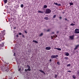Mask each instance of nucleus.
I'll list each match as a JSON object with an SVG mask.
<instances>
[{
  "mask_svg": "<svg viewBox=\"0 0 79 79\" xmlns=\"http://www.w3.org/2000/svg\"><path fill=\"white\" fill-rule=\"evenodd\" d=\"M52 12V10L50 9L47 8L46 10L45 13L46 14H50Z\"/></svg>",
  "mask_w": 79,
  "mask_h": 79,
  "instance_id": "f257e3e1",
  "label": "nucleus"
},
{
  "mask_svg": "<svg viewBox=\"0 0 79 79\" xmlns=\"http://www.w3.org/2000/svg\"><path fill=\"white\" fill-rule=\"evenodd\" d=\"M5 32H3L0 34V38H1L2 37H3L4 35H5Z\"/></svg>",
  "mask_w": 79,
  "mask_h": 79,
  "instance_id": "f03ea898",
  "label": "nucleus"
},
{
  "mask_svg": "<svg viewBox=\"0 0 79 79\" xmlns=\"http://www.w3.org/2000/svg\"><path fill=\"white\" fill-rule=\"evenodd\" d=\"M58 57V55H52L51 57V58H52V59L53 58H57V57Z\"/></svg>",
  "mask_w": 79,
  "mask_h": 79,
  "instance_id": "7ed1b4c3",
  "label": "nucleus"
},
{
  "mask_svg": "<svg viewBox=\"0 0 79 79\" xmlns=\"http://www.w3.org/2000/svg\"><path fill=\"white\" fill-rule=\"evenodd\" d=\"M75 34H79V29H76L75 30Z\"/></svg>",
  "mask_w": 79,
  "mask_h": 79,
  "instance_id": "20e7f679",
  "label": "nucleus"
},
{
  "mask_svg": "<svg viewBox=\"0 0 79 79\" xmlns=\"http://www.w3.org/2000/svg\"><path fill=\"white\" fill-rule=\"evenodd\" d=\"M28 68V70L29 71H31V67H30V66H29V65H27V66Z\"/></svg>",
  "mask_w": 79,
  "mask_h": 79,
  "instance_id": "39448f33",
  "label": "nucleus"
},
{
  "mask_svg": "<svg viewBox=\"0 0 79 79\" xmlns=\"http://www.w3.org/2000/svg\"><path fill=\"white\" fill-rule=\"evenodd\" d=\"M3 70H4V71H8V67H5V68H4L3 69Z\"/></svg>",
  "mask_w": 79,
  "mask_h": 79,
  "instance_id": "423d86ee",
  "label": "nucleus"
},
{
  "mask_svg": "<svg viewBox=\"0 0 79 79\" xmlns=\"http://www.w3.org/2000/svg\"><path fill=\"white\" fill-rule=\"evenodd\" d=\"M74 35H72L71 36H70V38L71 40H73L74 39Z\"/></svg>",
  "mask_w": 79,
  "mask_h": 79,
  "instance_id": "0eeeda50",
  "label": "nucleus"
},
{
  "mask_svg": "<svg viewBox=\"0 0 79 79\" xmlns=\"http://www.w3.org/2000/svg\"><path fill=\"white\" fill-rule=\"evenodd\" d=\"M46 50H50V49H51V47H46L45 48Z\"/></svg>",
  "mask_w": 79,
  "mask_h": 79,
  "instance_id": "6e6552de",
  "label": "nucleus"
},
{
  "mask_svg": "<svg viewBox=\"0 0 79 79\" xmlns=\"http://www.w3.org/2000/svg\"><path fill=\"white\" fill-rule=\"evenodd\" d=\"M39 71H40V72H41V73H42L44 74V75H45V73L44 72V71L41 69L39 70Z\"/></svg>",
  "mask_w": 79,
  "mask_h": 79,
  "instance_id": "1a4fd4ad",
  "label": "nucleus"
},
{
  "mask_svg": "<svg viewBox=\"0 0 79 79\" xmlns=\"http://www.w3.org/2000/svg\"><path fill=\"white\" fill-rule=\"evenodd\" d=\"M79 47V45H78L77 46H76L75 47V48H74V50H75L77 49V48H78V47Z\"/></svg>",
  "mask_w": 79,
  "mask_h": 79,
  "instance_id": "9d476101",
  "label": "nucleus"
},
{
  "mask_svg": "<svg viewBox=\"0 0 79 79\" xmlns=\"http://www.w3.org/2000/svg\"><path fill=\"white\" fill-rule=\"evenodd\" d=\"M33 42H35V43H36V44H38V42L36 41L33 40Z\"/></svg>",
  "mask_w": 79,
  "mask_h": 79,
  "instance_id": "9b49d317",
  "label": "nucleus"
},
{
  "mask_svg": "<svg viewBox=\"0 0 79 79\" xmlns=\"http://www.w3.org/2000/svg\"><path fill=\"white\" fill-rule=\"evenodd\" d=\"M69 54L68 53V52H66V53L65 54V55L66 56H69Z\"/></svg>",
  "mask_w": 79,
  "mask_h": 79,
  "instance_id": "f8f14e48",
  "label": "nucleus"
},
{
  "mask_svg": "<svg viewBox=\"0 0 79 79\" xmlns=\"http://www.w3.org/2000/svg\"><path fill=\"white\" fill-rule=\"evenodd\" d=\"M44 35L43 33H42L41 34H40L39 35V36H40V37H41V36H42V35Z\"/></svg>",
  "mask_w": 79,
  "mask_h": 79,
  "instance_id": "ddd939ff",
  "label": "nucleus"
},
{
  "mask_svg": "<svg viewBox=\"0 0 79 79\" xmlns=\"http://www.w3.org/2000/svg\"><path fill=\"white\" fill-rule=\"evenodd\" d=\"M47 7H48V6H47L45 5L44 6V8H47Z\"/></svg>",
  "mask_w": 79,
  "mask_h": 79,
  "instance_id": "4468645a",
  "label": "nucleus"
},
{
  "mask_svg": "<svg viewBox=\"0 0 79 79\" xmlns=\"http://www.w3.org/2000/svg\"><path fill=\"white\" fill-rule=\"evenodd\" d=\"M70 5L71 6V5H73L74 4L72 2H70L69 3Z\"/></svg>",
  "mask_w": 79,
  "mask_h": 79,
  "instance_id": "2eb2a0df",
  "label": "nucleus"
},
{
  "mask_svg": "<svg viewBox=\"0 0 79 79\" xmlns=\"http://www.w3.org/2000/svg\"><path fill=\"white\" fill-rule=\"evenodd\" d=\"M44 19H46V20H48V17H45L44 18Z\"/></svg>",
  "mask_w": 79,
  "mask_h": 79,
  "instance_id": "dca6fc26",
  "label": "nucleus"
},
{
  "mask_svg": "<svg viewBox=\"0 0 79 79\" xmlns=\"http://www.w3.org/2000/svg\"><path fill=\"white\" fill-rule=\"evenodd\" d=\"M64 59H65V60H69V58H68V57H65Z\"/></svg>",
  "mask_w": 79,
  "mask_h": 79,
  "instance_id": "f3484780",
  "label": "nucleus"
},
{
  "mask_svg": "<svg viewBox=\"0 0 79 79\" xmlns=\"http://www.w3.org/2000/svg\"><path fill=\"white\" fill-rule=\"evenodd\" d=\"M58 77V76H57V75L56 74L55 75V77H54V78H56V77Z\"/></svg>",
  "mask_w": 79,
  "mask_h": 79,
  "instance_id": "a211bd4d",
  "label": "nucleus"
},
{
  "mask_svg": "<svg viewBox=\"0 0 79 79\" xmlns=\"http://www.w3.org/2000/svg\"><path fill=\"white\" fill-rule=\"evenodd\" d=\"M57 50H59L60 51H61V49L60 48H56Z\"/></svg>",
  "mask_w": 79,
  "mask_h": 79,
  "instance_id": "6ab92c4d",
  "label": "nucleus"
},
{
  "mask_svg": "<svg viewBox=\"0 0 79 79\" xmlns=\"http://www.w3.org/2000/svg\"><path fill=\"white\" fill-rule=\"evenodd\" d=\"M21 8H23V7H24V5H23V4H22L21 5Z\"/></svg>",
  "mask_w": 79,
  "mask_h": 79,
  "instance_id": "aec40b11",
  "label": "nucleus"
},
{
  "mask_svg": "<svg viewBox=\"0 0 79 79\" xmlns=\"http://www.w3.org/2000/svg\"><path fill=\"white\" fill-rule=\"evenodd\" d=\"M77 74L78 76H79V71H77Z\"/></svg>",
  "mask_w": 79,
  "mask_h": 79,
  "instance_id": "412c9836",
  "label": "nucleus"
},
{
  "mask_svg": "<svg viewBox=\"0 0 79 79\" xmlns=\"http://www.w3.org/2000/svg\"><path fill=\"white\" fill-rule=\"evenodd\" d=\"M74 25H76V24H73V23H71L70 24L71 26H74Z\"/></svg>",
  "mask_w": 79,
  "mask_h": 79,
  "instance_id": "4be33fe9",
  "label": "nucleus"
},
{
  "mask_svg": "<svg viewBox=\"0 0 79 79\" xmlns=\"http://www.w3.org/2000/svg\"><path fill=\"white\" fill-rule=\"evenodd\" d=\"M71 66L70 64H68L67 65V67H69V66Z\"/></svg>",
  "mask_w": 79,
  "mask_h": 79,
  "instance_id": "5701e85b",
  "label": "nucleus"
},
{
  "mask_svg": "<svg viewBox=\"0 0 79 79\" xmlns=\"http://www.w3.org/2000/svg\"><path fill=\"white\" fill-rule=\"evenodd\" d=\"M57 64H58V65H60V62H57Z\"/></svg>",
  "mask_w": 79,
  "mask_h": 79,
  "instance_id": "b1692460",
  "label": "nucleus"
},
{
  "mask_svg": "<svg viewBox=\"0 0 79 79\" xmlns=\"http://www.w3.org/2000/svg\"><path fill=\"white\" fill-rule=\"evenodd\" d=\"M73 79H76V76L73 75Z\"/></svg>",
  "mask_w": 79,
  "mask_h": 79,
  "instance_id": "393cba45",
  "label": "nucleus"
},
{
  "mask_svg": "<svg viewBox=\"0 0 79 79\" xmlns=\"http://www.w3.org/2000/svg\"><path fill=\"white\" fill-rule=\"evenodd\" d=\"M4 2L5 3H7V0H5Z\"/></svg>",
  "mask_w": 79,
  "mask_h": 79,
  "instance_id": "a878e982",
  "label": "nucleus"
},
{
  "mask_svg": "<svg viewBox=\"0 0 79 79\" xmlns=\"http://www.w3.org/2000/svg\"><path fill=\"white\" fill-rule=\"evenodd\" d=\"M38 12H39V13H43V12H42V11H40V10H39Z\"/></svg>",
  "mask_w": 79,
  "mask_h": 79,
  "instance_id": "bb28decb",
  "label": "nucleus"
},
{
  "mask_svg": "<svg viewBox=\"0 0 79 79\" xmlns=\"http://www.w3.org/2000/svg\"><path fill=\"white\" fill-rule=\"evenodd\" d=\"M24 32L25 33V34L27 33V32L26 31V30H24Z\"/></svg>",
  "mask_w": 79,
  "mask_h": 79,
  "instance_id": "cd10ccee",
  "label": "nucleus"
},
{
  "mask_svg": "<svg viewBox=\"0 0 79 79\" xmlns=\"http://www.w3.org/2000/svg\"><path fill=\"white\" fill-rule=\"evenodd\" d=\"M54 5H58V3L54 2Z\"/></svg>",
  "mask_w": 79,
  "mask_h": 79,
  "instance_id": "c85d7f7f",
  "label": "nucleus"
},
{
  "mask_svg": "<svg viewBox=\"0 0 79 79\" xmlns=\"http://www.w3.org/2000/svg\"><path fill=\"white\" fill-rule=\"evenodd\" d=\"M29 71V70H28V69H25V72H27V71Z\"/></svg>",
  "mask_w": 79,
  "mask_h": 79,
  "instance_id": "c756f323",
  "label": "nucleus"
},
{
  "mask_svg": "<svg viewBox=\"0 0 79 79\" xmlns=\"http://www.w3.org/2000/svg\"><path fill=\"white\" fill-rule=\"evenodd\" d=\"M56 18V15H55L53 16V18Z\"/></svg>",
  "mask_w": 79,
  "mask_h": 79,
  "instance_id": "7c9ffc66",
  "label": "nucleus"
},
{
  "mask_svg": "<svg viewBox=\"0 0 79 79\" xmlns=\"http://www.w3.org/2000/svg\"><path fill=\"white\" fill-rule=\"evenodd\" d=\"M16 37H17V38H18V37H19V36L18 35H16Z\"/></svg>",
  "mask_w": 79,
  "mask_h": 79,
  "instance_id": "2f4dec72",
  "label": "nucleus"
},
{
  "mask_svg": "<svg viewBox=\"0 0 79 79\" xmlns=\"http://www.w3.org/2000/svg\"><path fill=\"white\" fill-rule=\"evenodd\" d=\"M50 31V29H49L47 30V32H49V31Z\"/></svg>",
  "mask_w": 79,
  "mask_h": 79,
  "instance_id": "473e14b6",
  "label": "nucleus"
},
{
  "mask_svg": "<svg viewBox=\"0 0 79 79\" xmlns=\"http://www.w3.org/2000/svg\"><path fill=\"white\" fill-rule=\"evenodd\" d=\"M19 35H21L22 34V33H19Z\"/></svg>",
  "mask_w": 79,
  "mask_h": 79,
  "instance_id": "72a5a7b5",
  "label": "nucleus"
},
{
  "mask_svg": "<svg viewBox=\"0 0 79 79\" xmlns=\"http://www.w3.org/2000/svg\"><path fill=\"white\" fill-rule=\"evenodd\" d=\"M22 37L23 38L24 37V35L22 34Z\"/></svg>",
  "mask_w": 79,
  "mask_h": 79,
  "instance_id": "f704fd0d",
  "label": "nucleus"
},
{
  "mask_svg": "<svg viewBox=\"0 0 79 79\" xmlns=\"http://www.w3.org/2000/svg\"><path fill=\"white\" fill-rule=\"evenodd\" d=\"M58 6H60L61 5V4H58L57 5Z\"/></svg>",
  "mask_w": 79,
  "mask_h": 79,
  "instance_id": "c9c22d12",
  "label": "nucleus"
},
{
  "mask_svg": "<svg viewBox=\"0 0 79 79\" xmlns=\"http://www.w3.org/2000/svg\"><path fill=\"white\" fill-rule=\"evenodd\" d=\"M59 19H61L62 18V17H59Z\"/></svg>",
  "mask_w": 79,
  "mask_h": 79,
  "instance_id": "e433bc0d",
  "label": "nucleus"
},
{
  "mask_svg": "<svg viewBox=\"0 0 79 79\" xmlns=\"http://www.w3.org/2000/svg\"><path fill=\"white\" fill-rule=\"evenodd\" d=\"M71 71H67V72H70V73H71Z\"/></svg>",
  "mask_w": 79,
  "mask_h": 79,
  "instance_id": "4c0bfd02",
  "label": "nucleus"
},
{
  "mask_svg": "<svg viewBox=\"0 0 79 79\" xmlns=\"http://www.w3.org/2000/svg\"><path fill=\"white\" fill-rule=\"evenodd\" d=\"M65 20H66V21H68L67 20V19L66 18L65 19Z\"/></svg>",
  "mask_w": 79,
  "mask_h": 79,
  "instance_id": "58836bf2",
  "label": "nucleus"
},
{
  "mask_svg": "<svg viewBox=\"0 0 79 79\" xmlns=\"http://www.w3.org/2000/svg\"><path fill=\"white\" fill-rule=\"evenodd\" d=\"M49 61L50 62H51V61H52V59H50V60H49Z\"/></svg>",
  "mask_w": 79,
  "mask_h": 79,
  "instance_id": "ea45409f",
  "label": "nucleus"
},
{
  "mask_svg": "<svg viewBox=\"0 0 79 79\" xmlns=\"http://www.w3.org/2000/svg\"><path fill=\"white\" fill-rule=\"evenodd\" d=\"M56 32H57V34H58L59 33V31H57Z\"/></svg>",
  "mask_w": 79,
  "mask_h": 79,
  "instance_id": "a19ab883",
  "label": "nucleus"
},
{
  "mask_svg": "<svg viewBox=\"0 0 79 79\" xmlns=\"http://www.w3.org/2000/svg\"><path fill=\"white\" fill-rule=\"evenodd\" d=\"M53 36H51L52 39H53Z\"/></svg>",
  "mask_w": 79,
  "mask_h": 79,
  "instance_id": "79ce46f5",
  "label": "nucleus"
},
{
  "mask_svg": "<svg viewBox=\"0 0 79 79\" xmlns=\"http://www.w3.org/2000/svg\"><path fill=\"white\" fill-rule=\"evenodd\" d=\"M20 70H21V69H19V71H20Z\"/></svg>",
  "mask_w": 79,
  "mask_h": 79,
  "instance_id": "37998d69",
  "label": "nucleus"
},
{
  "mask_svg": "<svg viewBox=\"0 0 79 79\" xmlns=\"http://www.w3.org/2000/svg\"><path fill=\"white\" fill-rule=\"evenodd\" d=\"M16 27H14V29H16Z\"/></svg>",
  "mask_w": 79,
  "mask_h": 79,
  "instance_id": "c03bdc74",
  "label": "nucleus"
},
{
  "mask_svg": "<svg viewBox=\"0 0 79 79\" xmlns=\"http://www.w3.org/2000/svg\"><path fill=\"white\" fill-rule=\"evenodd\" d=\"M14 56H15V53L14 54Z\"/></svg>",
  "mask_w": 79,
  "mask_h": 79,
  "instance_id": "a18cd8bd",
  "label": "nucleus"
},
{
  "mask_svg": "<svg viewBox=\"0 0 79 79\" xmlns=\"http://www.w3.org/2000/svg\"><path fill=\"white\" fill-rule=\"evenodd\" d=\"M53 37H55V35H53Z\"/></svg>",
  "mask_w": 79,
  "mask_h": 79,
  "instance_id": "49530a36",
  "label": "nucleus"
},
{
  "mask_svg": "<svg viewBox=\"0 0 79 79\" xmlns=\"http://www.w3.org/2000/svg\"><path fill=\"white\" fill-rule=\"evenodd\" d=\"M57 37V35H56V37Z\"/></svg>",
  "mask_w": 79,
  "mask_h": 79,
  "instance_id": "de8ad7c7",
  "label": "nucleus"
},
{
  "mask_svg": "<svg viewBox=\"0 0 79 79\" xmlns=\"http://www.w3.org/2000/svg\"><path fill=\"white\" fill-rule=\"evenodd\" d=\"M56 48H54L55 49H56Z\"/></svg>",
  "mask_w": 79,
  "mask_h": 79,
  "instance_id": "09e8293b",
  "label": "nucleus"
},
{
  "mask_svg": "<svg viewBox=\"0 0 79 79\" xmlns=\"http://www.w3.org/2000/svg\"><path fill=\"white\" fill-rule=\"evenodd\" d=\"M52 34H54V32H52Z\"/></svg>",
  "mask_w": 79,
  "mask_h": 79,
  "instance_id": "8fccbe9b",
  "label": "nucleus"
}]
</instances>
